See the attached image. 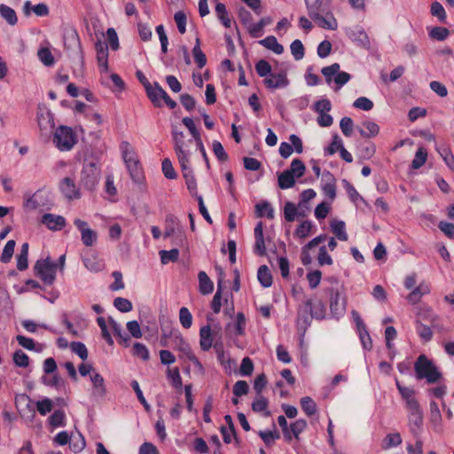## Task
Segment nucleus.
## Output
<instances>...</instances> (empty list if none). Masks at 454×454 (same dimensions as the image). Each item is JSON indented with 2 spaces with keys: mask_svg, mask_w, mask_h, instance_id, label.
Returning <instances> with one entry per match:
<instances>
[{
  "mask_svg": "<svg viewBox=\"0 0 454 454\" xmlns=\"http://www.w3.org/2000/svg\"><path fill=\"white\" fill-rule=\"evenodd\" d=\"M172 137L179 163L188 162L190 153L189 151L186 150L187 145L184 141V135L183 131H179L176 127H174L172 129Z\"/></svg>",
  "mask_w": 454,
  "mask_h": 454,
  "instance_id": "nucleus-10",
  "label": "nucleus"
},
{
  "mask_svg": "<svg viewBox=\"0 0 454 454\" xmlns=\"http://www.w3.org/2000/svg\"><path fill=\"white\" fill-rule=\"evenodd\" d=\"M59 189L63 195L69 200H77L81 198L80 189L75 184L74 179L71 177H65L59 184Z\"/></svg>",
  "mask_w": 454,
  "mask_h": 454,
  "instance_id": "nucleus-14",
  "label": "nucleus"
},
{
  "mask_svg": "<svg viewBox=\"0 0 454 454\" xmlns=\"http://www.w3.org/2000/svg\"><path fill=\"white\" fill-rule=\"evenodd\" d=\"M255 211L258 217L266 216L269 219L274 218V209L268 201L256 204Z\"/></svg>",
  "mask_w": 454,
  "mask_h": 454,
  "instance_id": "nucleus-38",
  "label": "nucleus"
},
{
  "mask_svg": "<svg viewBox=\"0 0 454 454\" xmlns=\"http://www.w3.org/2000/svg\"><path fill=\"white\" fill-rule=\"evenodd\" d=\"M255 70L257 74L260 77H264V79L272 73L270 64L265 59H260L255 64Z\"/></svg>",
  "mask_w": 454,
  "mask_h": 454,
  "instance_id": "nucleus-54",
  "label": "nucleus"
},
{
  "mask_svg": "<svg viewBox=\"0 0 454 454\" xmlns=\"http://www.w3.org/2000/svg\"><path fill=\"white\" fill-rule=\"evenodd\" d=\"M224 284L225 283L223 281V279L221 278L217 280V291L215 294L212 302H211V308L215 313H218L221 309V306H222L221 294L224 289Z\"/></svg>",
  "mask_w": 454,
  "mask_h": 454,
  "instance_id": "nucleus-37",
  "label": "nucleus"
},
{
  "mask_svg": "<svg viewBox=\"0 0 454 454\" xmlns=\"http://www.w3.org/2000/svg\"><path fill=\"white\" fill-rule=\"evenodd\" d=\"M311 299L304 301L297 309L296 325L300 331L306 332L313 319L311 313Z\"/></svg>",
  "mask_w": 454,
  "mask_h": 454,
  "instance_id": "nucleus-9",
  "label": "nucleus"
},
{
  "mask_svg": "<svg viewBox=\"0 0 454 454\" xmlns=\"http://www.w3.org/2000/svg\"><path fill=\"white\" fill-rule=\"evenodd\" d=\"M430 293V286L426 282H421L418 286L414 287L409 294L407 300L411 304L418 303L421 297Z\"/></svg>",
  "mask_w": 454,
  "mask_h": 454,
  "instance_id": "nucleus-23",
  "label": "nucleus"
},
{
  "mask_svg": "<svg viewBox=\"0 0 454 454\" xmlns=\"http://www.w3.org/2000/svg\"><path fill=\"white\" fill-rule=\"evenodd\" d=\"M0 16L11 26H14L18 22L15 11L4 4H0Z\"/></svg>",
  "mask_w": 454,
  "mask_h": 454,
  "instance_id": "nucleus-33",
  "label": "nucleus"
},
{
  "mask_svg": "<svg viewBox=\"0 0 454 454\" xmlns=\"http://www.w3.org/2000/svg\"><path fill=\"white\" fill-rule=\"evenodd\" d=\"M174 333L175 342L179 351H181L187 358L193 354L191 346L184 340L181 334L176 331Z\"/></svg>",
  "mask_w": 454,
  "mask_h": 454,
  "instance_id": "nucleus-40",
  "label": "nucleus"
},
{
  "mask_svg": "<svg viewBox=\"0 0 454 454\" xmlns=\"http://www.w3.org/2000/svg\"><path fill=\"white\" fill-rule=\"evenodd\" d=\"M430 12H431V14L434 17H437L441 22L446 23V19H447L446 12L441 3H439V2L432 3Z\"/></svg>",
  "mask_w": 454,
  "mask_h": 454,
  "instance_id": "nucleus-56",
  "label": "nucleus"
},
{
  "mask_svg": "<svg viewBox=\"0 0 454 454\" xmlns=\"http://www.w3.org/2000/svg\"><path fill=\"white\" fill-rule=\"evenodd\" d=\"M200 346L203 351L209 350L212 347L214 348L217 359L221 364L227 369V364L224 360V345L222 340L218 339V332L211 331V325H203L200 330Z\"/></svg>",
  "mask_w": 454,
  "mask_h": 454,
  "instance_id": "nucleus-2",
  "label": "nucleus"
},
{
  "mask_svg": "<svg viewBox=\"0 0 454 454\" xmlns=\"http://www.w3.org/2000/svg\"><path fill=\"white\" fill-rule=\"evenodd\" d=\"M290 50L295 60H301L304 57V47L301 40H294L290 45Z\"/></svg>",
  "mask_w": 454,
  "mask_h": 454,
  "instance_id": "nucleus-62",
  "label": "nucleus"
},
{
  "mask_svg": "<svg viewBox=\"0 0 454 454\" xmlns=\"http://www.w3.org/2000/svg\"><path fill=\"white\" fill-rule=\"evenodd\" d=\"M90 381L92 383L91 395L96 399H103L106 395L104 378L98 372H94L90 375Z\"/></svg>",
  "mask_w": 454,
  "mask_h": 454,
  "instance_id": "nucleus-18",
  "label": "nucleus"
},
{
  "mask_svg": "<svg viewBox=\"0 0 454 454\" xmlns=\"http://www.w3.org/2000/svg\"><path fill=\"white\" fill-rule=\"evenodd\" d=\"M100 177V170L94 160L85 159L81 172L80 184L88 191H92L97 186Z\"/></svg>",
  "mask_w": 454,
  "mask_h": 454,
  "instance_id": "nucleus-5",
  "label": "nucleus"
},
{
  "mask_svg": "<svg viewBox=\"0 0 454 454\" xmlns=\"http://www.w3.org/2000/svg\"><path fill=\"white\" fill-rule=\"evenodd\" d=\"M34 271L45 285L51 286L56 280L57 263L50 257L38 260L34 265Z\"/></svg>",
  "mask_w": 454,
  "mask_h": 454,
  "instance_id": "nucleus-7",
  "label": "nucleus"
},
{
  "mask_svg": "<svg viewBox=\"0 0 454 454\" xmlns=\"http://www.w3.org/2000/svg\"><path fill=\"white\" fill-rule=\"evenodd\" d=\"M325 305L322 301L318 300L314 303L311 301L310 313L314 319L323 320L325 317Z\"/></svg>",
  "mask_w": 454,
  "mask_h": 454,
  "instance_id": "nucleus-42",
  "label": "nucleus"
},
{
  "mask_svg": "<svg viewBox=\"0 0 454 454\" xmlns=\"http://www.w3.org/2000/svg\"><path fill=\"white\" fill-rule=\"evenodd\" d=\"M328 294L330 295V311L333 317L339 319L345 312L346 302L341 300L338 289L329 288Z\"/></svg>",
  "mask_w": 454,
  "mask_h": 454,
  "instance_id": "nucleus-12",
  "label": "nucleus"
},
{
  "mask_svg": "<svg viewBox=\"0 0 454 454\" xmlns=\"http://www.w3.org/2000/svg\"><path fill=\"white\" fill-rule=\"evenodd\" d=\"M435 149L448 168L451 170H454V156L449 146H447L445 144H441L436 145Z\"/></svg>",
  "mask_w": 454,
  "mask_h": 454,
  "instance_id": "nucleus-27",
  "label": "nucleus"
},
{
  "mask_svg": "<svg viewBox=\"0 0 454 454\" xmlns=\"http://www.w3.org/2000/svg\"><path fill=\"white\" fill-rule=\"evenodd\" d=\"M192 55L194 61L196 62L199 68H203L207 64V57L200 49V39L196 38V43L192 49Z\"/></svg>",
  "mask_w": 454,
  "mask_h": 454,
  "instance_id": "nucleus-39",
  "label": "nucleus"
},
{
  "mask_svg": "<svg viewBox=\"0 0 454 454\" xmlns=\"http://www.w3.org/2000/svg\"><path fill=\"white\" fill-rule=\"evenodd\" d=\"M265 86L269 89L285 88L289 84L286 73L284 71L278 73H271L263 80Z\"/></svg>",
  "mask_w": 454,
  "mask_h": 454,
  "instance_id": "nucleus-15",
  "label": "nucleus"
},
{
  "mask_svg": "<svg viewBox=\"0 0 454 454\" xmlns=\"http://www.w3.org/2000/svg\"><path fill=\"white\" fill-rule=\"evenodd\" d=\"M180 166H181V168L183 171V176L185 179V184H186L187 189L189 190L190 194L192 197H195L196 199H198V196H200V195L198 194L197 183H196L195 177L192 174V169L189 166V161L180 163Z\"/></svg>",
  "mask_w": 454,
  "mask_h": 454,
  "instance_id": "nucleus-17",
  "label": "nucleus"
},
{
  "mask_svg": "<svg viewBox=\"0 0 454 454\" xmlns=\"http://www.w3.org/2000/svg\"><path fill=\"white\" fill-rule=\"evenodd\" d=\"M408 426L411 434L421 436L424 417L419 405L414 407V409H408Z\"/></svg>",
  "mask_w": 454,
  "mask_h": 454,
  "instance_id": "nucleus-11",
  "label": "nucleus"
},
{
  "mask_svg": "<svg viewBox=\"0 0 454 454\" xmlns=\"http://www.w3.org/2000/svg\"><path fill=\"white\" fill-rule=\"evenodd\" d=\"M272 20L270 17L262 18L257 23L250 24L249 34L254 38L261 37L263 34V27L270 24Z\"/></svg>",
  "mask_w": 454,
  "mask_h": 454,
  "instance_id": "nucleus-28",
  "label": "nucleus"
},
{
  "mask_svg": "<svg viewBox=\"0 0 454 454\" xmlns=\"http://www.w3.org/2000/svg\"><path fill=\"white\" fill-rule=\"evenodd\" d=\"M306 167L300 159H294L291 162L290 168L286 169L294 177L300 178L304 175Z\"/></svg>",
  "mask_w": 454,
  "mask_h": 454,
  "instance_id": "nucleus-47",
  "label": "nucleus"
},
{
  "mask_svg": "<svg viewBox=\"0 0 454 454\" xmlns=\"http://www.w3.org/2000/svg\"><path fill=\"white\" fill-rule=\"evenodd\" d=\"M120 150L131 179L136 184L142 183L145 178L143 168L130 144L127 141L121 142Z\"/></svg>",
  "mask_w": 454,
  "mask_h": 454,
  "instance_id": "nucleus-3",
  "label": "nucleus"
},
{
  "mask_svg": "<svg viewBox=\"0 0 454 454\" xmlns=\"http://www.w3.org/2000/svg\"><path fill=\"white\" fill-rule=\"evenodd\" d=\"M258 43L266 49L272 51L276 54H281L284 51V47L278 43L277 38L274 35H268L264 39L260 40Z\"/></svg>",
  "mask_w": 454,
  "mask_h": 454,
  "instance_id": "nucleus-30",
  "label": "nucleus"
},
{
  "mask_svg": "<svg viewBox=\"0 0 454 454\" xmlns=\"http://www.w3.org/2000/svg\"><path fill=\"white\" fill-rule=\"evenodd\" d=\"M16 340L21 347L27 350H35L37 352L42 350V345L39 344L38 348H36L35 340L31 338H27L23 335H17Z\"/></svg>",
  "mask_w": 454,
  "mask_h": 454,
  "instance_id": "nucleus-49",
  "label": "nucleus"
},
{
  "mask_svg": "<svg viewBox=\"0 0 454 454\" xmlns=\"http://www.w3.org/2000/svg\"><path fill=\"white\" fill-rule=\"evenodd\" d=\"M430 420L434 424V428L441 426L442 414L434 401L430 403Z\"/></svg>",
  "mask_w": 454,
  "mask_h": 454,
  "instance_id": "nucleus-57",
  "label": "nucleus"
},
{
  "mask_svg": "<svg viewBox=\"0 0 454 454\" xmlns=\"http://www.w3.org/2000/svg\"><path fill=\"white\" fill-rule=\"evenodd\" d=\"M258 435L267 446H270L275 440L280 438V434L278 431L261 430L258 432Z\"/></svg>",
  "mask_w": 454,
  "mask_h": 454,
  "instance_id": "nucleus-58",
  "label": "nucleus"
},
{
  "mask_svg": "<svg viewBox=\"0 0 454 454\" xmlns=\"http://www.w3.org/2000/svg\"><path fill=\"white\" fill-rule=\"evenodd\" d=\"M269 405L268 400L262 395H257L255 400L252 403V410L255 412L264 411V416L269 417L270 412L267 411Z\"/></svg>",
  "mask_w": 454,
  "mask_h": 454,
  "instance_id": "nucleus-41",
  "label": "nucleus"
},
{
  "mask_svg": "<svg viewBox=\"0 0 454 454\" xmlns=\"http://www.w3.org/2000/svg\"><path fill=\"white\" fill-rule=\"evenodd\" d=\"M179 228L178 219L173 215H168L166 217L165 221V231H164V238H169L176 233V229Z\"/></svg>",
  "mask_w": 454,
  "mask_h": 454,
  "instance_id": "nucleus-36",
  "label": "nucleus"
},
{
  "mask_svg": "<svg viewBox=\"0 0 454 454\" xmlns=\"http://www.w3.org/2000/svg\"><path fill=\"white\" fill-rule=\"evenodd\" d=\"M160 262L162 264H168L170 262H176L179 257V250L173 248L171 250L160 251Z\"/></svg>",
  "mask_w": 454,
  "mask_h": 454,
  "instance_id": "nucleus-50",
  "label": "nucleus"
},
{
  "mask_svg": "<svg viewBox=\"0 0 454 454\" xmlns=\"http://www.w3.org/2000/svg\"><path fill=\"white\" fill-rule=\"evenodd\" d=\"M247 325V320L245 315L242 312H239L236 315L235 320L233 322V327L236 335H243L245 333V328Z\"/></svg>",
  "mask_w": 454,
  "mask_h": 454,
  "instance_id": "nucleus-55",
  "label": "nucleus"
},
{
  "mask_svg": "<svg viewBox=\"0 0 454 454\" xmlns=\"http://www.w3.org/2000/svg\"><path fill=\"white\" fill-rule=\"evenodd\" d=\"M330 227L332 231L335 234L338 239L341 241H347L348 239V233L346 231V225L343 221L340 220H333L330 223Z\"/></svg>",
  "mask_w": 454,
  "mask_h": 454,
  "instance_id": "nucleus-32",
  "label": "nucleus"
},
{
  "mask_svg": "<svg viewBox=\"0 0 454 454\" xmlns=\"http://www.w3.org/2000/svg\"><path fill=\"white\" fill-rule=\"evenodd\" d=\"M42 223L49 230L56 231L62 230L66 225V219L61 215L46 213L42 217Z\"/></svg>",
  "mask_w": 454,
  "mask_h": 454,
  "instance_id": "nucleus-20",
  "label": "nucleus"
},
{
  "mask_svg": "<svg viewBox=\"0 0 454 454\" xmlns=\"http://www.w3.org/2000/svg\"><path fill=\"white\" fill-rule=\"evenodd\" d=\"M85 439L81 434L70 437L69 447L71 450H73L74 453L82 451L85 448Z\"/></svg>",
  "mask_w": 454,
  "mask_h": 454,
  "instance_id": "nucleus-46",
  "label": "nucleus"
},
{
  "mask_svg": "<svg viewBox=\"0 0 454 454\" xmlns=\"http://www.w3.org/2000/svg\"><path fill=\"white\" fill-rule=\"evenodd\" d=\"M74 224L77 227V229L81 232V239L86 247L93 246L98 239V234L95 231L89 227L87 222L76 218L74 220Z\"/></svg>",
  "mask_w": 454,
  "mask_h": 454,
  "instance_id": "nucleus-13",
  "label": "nucleus"
},
{
  "mask_svg": "<svg viewBox=\"0 0 454 454\" xmlns=\"http://www.w3.org/2000/svg\"><path fill=\"white\" fill-rule=\"evenodd\" d=\"M427 159V152L423 147H419L417 150V152L415 153V157L411 161V168H413V169L419 168L426 163Z\"/></svg>",
  "mask_w": 454,
  "mask_h": 454,
  "instance_id": "nucleus-45",
  "label": "nucleus"
},
{
  "mask_svg": "<svg viewBox=\"0 0 454 454\" xmlns=\"http://www.w3.org/2000/svg\"><path fill=\"white\" fill-rule=\"evenodd\" d=\"M254 245L253 251L259 256L266 255L265 239L263 236V224L262 222L257 223L254 230Z\"/></svg>",
  "mask_w": 454,
  "mask_h": 454,
  "instance_id": "nucleus-16",
  "label": "nucleus"
},
{
  "mask_svg": "<svg viewBox=\"0 0 454 454\" xmlns=\"http://www.w3.org/2000/svg\"><path fill=\"white\" fill-rule=\"evenodd\" d=\"M76 142V135L70 127L60 125L56 129L53 143L59 150L62 152L70 151Z\"/></svg>",
  "mask_w": 454,
  "mask_h": 454,
  "instance_id": "nucleus-8",
  "label": "nucleus"
},
{
  "mask_svg": "<svg viewBox=\"0 0 454 454\" xmlns=\"http://www.w3.org/2000/svg\"><path fill=\"white\" fill-rule=\"evenodd\" d=\"M301 406L302 411L309 416H312L317 411V404L309 396H305L301 399Z\"/></svg>",
  "mask_w": 454,
  "mask_h": 454,
  "instance_id": "nucleus-51",
  "label": "nucleus"
},
{
  "mask_svg": "<svg viewBox=\"0 0 454 454\" xmlns=\"http://www.w3.org/2000/svg\"><path fill=\"white\" fill-rule=\"evenodd\" d=\"M12 360L14 364L20 368H27L29 365V357L21 349H18L13 353Z\"/></svg>",
  "mask_w": 454,
  "mask_h": 454,
  "instance_id": "nucleus-48",
  "label": "nucleus"
},
{
  "mask_svg": "<svg viewBox=\"0 0 454 454\" xmlns=\"http://www.w3.org/2000/svg\"><path fill=\"white\" fill-rule=\"evenodd\" d=\"M199 292L203 295L210 294L214 290V283L207 274L201 270L198 273Z\"/></svg>",
  "mask_w": 454,
  "mask_h": 454,
  "instance_id": "nucleus-24",
  "label": "nucleus"
},
{
  "mask_svg": "<svg viewBox=\"0 0 454 454\" xmlns=\"http://www.w3.org/2000/svg\"><path fill=\"white\" fill-rule=\"evenodd\" d=\"M37 122L41 131H49L54 128L53 114L46 108L39 109Z\"/></svg>",
  "mask_w": 454,
  "mask_h": 454,
  "instance_id": "nucleus-21",
  "label": "nucleus"
},
{
  "mask_svg": "<svg viewBox=\"0 0 454 454\" xmlns=\"http://www.w3.org/2000/svg\"><path fill=\"white\" fill-rule=\"evenodd\" d=\"M82 262H83V264L84 266L90 271H99L101 270L102 269V264L100 263V262H98L96 258V256L92 255L90 256L89 255V251L86 252L85 254L82 255Z\"/></svg>",
  "mask_w": 454,
  "mask_h": 454,
  "instance_id": "nucleus-43",
  "label": "nucleus"
},
{
  "mask_svg": "<svg viewBox=\"0 0 454 454\" xmlns=\"http://www.w3.org/2000/svg\"><path fill=\"white\" fill-rule=\"evenodd\" d=\"M257 278L260 284L265 288L270 287L272 285V275L268 266L262 265L259 267Z\"/></svg>",
  "mask_w": 454,
  "mask_h": 454,
  "instance_id": "nucleus-34",
  "label": "nucleus"
},
{
  "mask_svg": "<svg viewBox=\"0 0 454 454\" xmlns=\"http://www.w3.org/2000/svg\"><path fill=\"white\" fill-rule=\"evenodd\" d=\"M305 4L309 16L320 27L329 30L337 28V20L324 0H305Z\"/></svg>",
  "mask_w": 454,
  "mask_h": 454,
  "instance_id": "nucleus-1",
  "label": "nucleus"
},
{
  "mask_svg": "<svg viewBox=\"0 0 454 454\" xmlns=\"http://www.w3.org/2000/svg\"><path fill=\"white\" fill-rule=\"evenodd\" d=\"M348 35L353 42L357 43L361 46H367L369 44L368 35L361 27L349 29Z\"/></svg>",
  "mask_w": 454,
  "mask_h": 454,
  "instance_id": "nucleus-29",
  "label": "nucleus"
},
{
  "mask_svg": "<svg viewBox=\"0 0 454 454\" xmlns=\"http://www.w3.org/2000/svg\"><path fill=\"white\" fill-rule=\"evenodd\" d=\"M427 322L432 327H437L439 325V317L431 309H424L418 313V319Z\"/></svg>",
  "mask_w": 454,
  "mask_h": 454,
  "instance_id": "nucleus-31",
  "label": "nucleus"
},
{
  "mask_svg": "<svg viewBox=\"0 0 454 454\" xmlns=\"http://www.w3.org/2000/svg\"><path fill=\"white\" fill-rule=\"evenodd\" d=\"M294 178V175H291L287 170H285L278 175V186L283 190L292 188L295 184Z\"/></svg>",
  "mask_w": 454,
  "mask_h": 454,
  "instance_id": "nucleus-44",
  "label": "nucleus"
},
{
  "mask_svg": "<svg viewBox=\"0 0 454 454\" xmlns=\"http://www.w3.org/2000/svg\"><path fill=\"white\" fill-rule=\"evenodd\" d=\"M416 332L419 336L426 342L430 341L433 338L432 326L423 324L420 320H416Z\"/></svg>",
  "mask_w": 454,
  "mask_h": 454,
  "instance_id": "nucleus-35",
  "label": "nucleus"
},
{
  "mask_svg": "<svg viewBox=\"0 0 454 454\" xmlns=\"http://www.w3.org/2000/svg\"><path fill=\"white\" fill-rule=\"evenodd\" d=\"M98 64L108 60V46L106 43L98 41L95 43Z\"/></svg>",
  "mask_w": 454,
  "mask_h": 454,
  "instance_id": "nucleus-52",
  "label": "nucleus"
},
{
  "mask_svg": "<svg viewBox=\"0 0 454 454\" xmlns=\"http://www.w3.org/2000/svg\"><path fill=\"white\" fill-rule=\"evenodd\" d=\"M396 387L400 395L406 402L407 409H414V407L419 405L415 398V392L413 389L402 386L398 380H396Z\"/></svg>",
  "mask_w": 454,
  "mask_h": 454,
  "instance_id": "nucleus-22",
  "label": "nucleus"
},
{
  "mask_svg": "<svg viewBox=\"0 0 454 454\" xmlns=\"http://www.w3.org/2000/svg\"><path fill=\"white\" fill-rule=\"evenodd\" d=\"M414 369L417 379H425L427 383H436L442 379V373L435 364L423 354L417 358Z\"/></svg>",
  "mask_w": 454,
  "mask_h": 454,
  "instance_id": "nucleus-4",
  "label": "nucleus"
},
{
  "mask_svg": "<svg viewBox=\"0 0 454 454\" xmlns=\"http://www.w3.org/2000/svg\"><path fill=\"white\" fill-rule=\"evenodd\" d=\"M254 371V363L252 359L248 356H246L242 359L241 364L239 367V373L240 376L246 377L250 376Z\"/></svg>",
  "mask_w": 454,
  "mask_h": 454,
  "instance_id": "nucleus-63",
  "label": "nucleus"
},
{
  "mask_svg": "<svg viewBox=\"0 0 454 454\" xmlns=\"http://www.w3.org/2000/svg\"><path fill=\"white\" fill-rule=\"evenodd\" d=\"M363 127L364 129L357 128V130H358L359 134L361 135V137H363L364 138L374 137L380 132L379 125L376 122L372 121H364Z\"/></svg>",
  "mask_w": 454,
  "mask_h": 454,
  "instance_id": "nucleus-26",
  "label": "nucleus"
},
{
  "mask_svg": "<svg viewBox=\"0 0 454 454\" xmlns=\"http://www.w3.org/2000/svg\"><path fill=\"white\" fill-rule=\"evenodd\" d=\"M340 68V66L339 63H333L331 66L325 67L321 69V73L325 76V82H327V84H329V85L331 84V82L333 81V76L335 77V74L338 73Z\"/></svg>",
  "mask_w": 454,
  "mask_h": 454,
  "instance_id": "nucleus-53",
  "label": "nucleus"
},
{
  "mask_svg": "<svg viewBox=\"0 0 454 454\" xmlns=\"http://www.w3.org/2000/svg\"><path fill=\"white\" fill-rule=\"evenodd\" d=\"M64 46L72 61L79 66H82L83 52L79 35L75 30H69L65 33Z\"/></svg>",
  "mask_w": 454,
  "mask_h": 454,
  "instance_id": "nucleus-6",
  "label": "nucleus"
},
{
  "mask_svg": "<svg viewBox=\"0 0 454 454\" xmlns=\"http://www.w3.org/2000/svg\"><path fill=\"white\" fill-rule=\"evenodd\" d=\"M147 97L152 101L154 106L160 107L162 106V99L166 96V91L160 85L159 82H155L145 89Z\"/></svg>",
  "mask_w": 454,
  "mask_h": 454,
  "instance_id": "nucleus-19",
  "label": "nucleus"
},
{
  "mask_svg": "<svg viewBox=\"0 0 454 454\" xmlns=\"http://www.w3.org/2000/svg\"><path fill=\"white\" fill-rule=\"evenodd\" d=\"M16 242L13 239L8 240L5 244L2 255H1V262L4 263H7L12 260L14 247H15Z\"/></svg>",
  "mask_w": 454,
  "mask_h": 454,
  "instance_id": "nucleus-59",
  "label": "nucleus"
},
{
  "mask_svg": "<svg viewBox=\"0 0 454 454\" xmlns=\"http://www.w3.org/2000/svg\"><path fill=\"white\" fill-rule=\"evenodd\" d=\"M429 36L437 41H444L450 35L448 28L443 27H434L429 31Z\"/></svg>",
  "mask_w": 454,
  "mask_h": 454,
  "instance_id": "nucleus-60",
  "label": "nucleus"
},
{
  "mask_svg": "<svg viewBox=\"0 0 454 454\" xmlns=\"http://www.w3.org/2000/svg\"><path fill=\"white\" fill-rule=\"evenodd\" d=\"M323 177L326 179V183L323 185L322 188L323 192L325 196L333 200L336 196V185L333 176L330 171H325L323 173Z\"/></svg>",
  "mask_w": 454,
  "mask_h": 454,
  "instance_id": "nucleus-25",
  "label": "nucleus"
},
{
  "mask_svg": "<svg viewBox=\"0 0 454 454\" xmlns=\"http://www.w3.org/2000/svg\"><path fill=\"white\" fill-rule=\"evenodd\" d=\"M179 320L184 328L189 329L192 326V316L187 308L182 307L179 309Z\"/></svg>",
  "mask_w": 454,
  "mask_h": 454,
  "instance_id": "nucleus-61",
  "label": "nucleus"
},
{
  "mask_svg": "<svg viewBox=\"0 0 454 454\" xmlns=\"http://www.w3.org/2000/svg\"><path fill=\"white\" fill-rule=\"evenodd\" d=\"M297 213V207L293 202L287 201L285 203L284 216L287 222H294L295 216H298Z\"/></svg>",
  "mask_w": 454,
  "mask_h": 454,
  "instance_id": "nucleus-64",
  "label": "nucleus"
}]
</instances>
